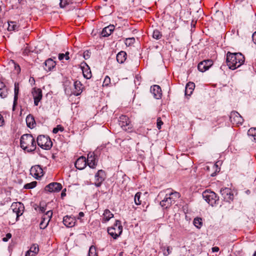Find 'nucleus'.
<instances>
[{"instance_id":"nucleus-1","label":"nucleus","mask_w":256,"mask_h":256,"mask_svg":"<svg viewBox=\"0 0 256 256\" xmlns=\"http://www.w3.org/2000/svg\"><path fill=\"white\" fill-rule=\"evenodd\" d=\"M158 196L162 199L160 202V206L166 209L176 202L180 197V194L178 192H172L170 190H166L160 192Z\"/></svg>"},{"instance_id":"nucleus-2","label":"nucleus","mask_w":256,"mask_h":256,"mask_svg":"<svg viewBox=\"0 0 256 256\" xmlns=\"http://www.w3.org/2000/svg\"><path fill=\"white\" fill-rule=\"evenodd\" d=\"M226 63L230 68L235 70L239 68L244 62V57L240 53H231L226 54Z\"/></svg>"},{"instance_id":"nucleus-3","label":"nucleus","mask_w":256,"mask_h":256,"mask_svg":"<svg viewBox=\"0 0 256 256\" xmlns=\"http://www.w3.org/2000/svg\"><path fill=\"white\" fill-rule=\"evenodd\" d=\"M20 146L28 152L34 151L36 148L34 138L30 134H23L20 138Z\"/></svg>"},{"instance_id":"nucleus-4","label":"nucleus","mask_w":256,"mask_h":256,"mask_svg":"<svg viewBox=\"0 0 256 256\" xmlns=\"http://www.w3.org/2000/svg\"><path fill=\"white\" fill-rule=\"evenodd\" d=\"M122 226L120 220H116L114 226L108 228V232L114 239L117 238L122 233Z\"/></svg>"},{"instance_id":"nucleus-5","label":"nucleus","mask_w":256,"mask_h":256,"mask_svg":"<svg viewBox=\"0 0 256 256\" xmlns=\"http://www.w3.org/2000/svg\"><path fill=\"white\" fill-rule=\"evenodd\" d=\"M202 197L208 204L212 206H214L218 200V197L215 192L208 190L203 192Z\"/></svg>"},{"instance_id":"nucleus-6","label":"nucleus","mask_w":256,"mask_h":256,"mask_svg":"<svg viewBox=\"0 0 256 256\" xmlns=\"http://www.w3.org/2000/svg\"><path fill=\"white\" fill-rule=\"evenodd\" d=\"M37 144L39 146L44 150L50 149L52 145L50 138L44 135L39 136L37 138Z\"/></svg>"},{"instance_id":"nucleus-7","label":"nucleus","mask_w":256,"mask_h":256,"mask_svg":"<svg viewBox=\"0 0 256 256\" xmlns=\"http://www.w3.org/2000/svg\"><path fill=\"white\" fill-rule=\"evenodd\" d=\"M119 125L124 130L131 131L132 124L130 123L129 118L126 116H120L118 120Z\"/></svg>"},{"instance_id":"nucleus-8","label":"nucleus","mask_w":256,"mask_h":256,"mask_svg":"<svg viewBox=\"0 0 256 256\" xmlns=\"http://www.w3.org/2000/svg\"><path fill=\"white\" fill-rule=\"evenodd\" d=\"M220 193L224 200L230 202L233 200L234 194L231 189L228 188H222L220 190Z\"/></svg>"},{"instance_id":"nucleus-9","label":"nucleus","mask_w":256,"mask_h":256,"mask_svg":"<svg viewBox=\"0 0 256 256\" xmlns=\"http://www.w3.org/2000/svg\"><path fill=\"white\" fill-rule=\"evenodd\" d=\"M230 122L233 124L238 126L241 125L244 122V119L242 116L236 112H232L230 113Z\"/></svg>"},{"instance_id":"nucleus-10","label":"nucleus","mask_w":256,"mask_h":256,"mask_svg":"<svg viewBox=\"0 0 256 256\" xmlns=\"http://www.w3.org/2000/svg\"><path fill=\"white\" fill-rule=\"evenodd\" d=\"M30 174L36 179H38L44 175L43 170L39 165L32 166L30 170Z\"/></svg>"},{"instance_id":"nucleus-11","label":"nucleus","mask_w":256,"mask_h":256,"mask_svg":"<svg viewBox=\"0 0 256 256\" xmlns=\"http://www.w3.org/2000/svg\"><path fill=\"white\" fill-rule=\"evenodd\" d=\"M52 215V211L48 210L43 216L42 218V220L41 221V222L40 224V228L44 229L47 226L50 220Z\"/></svg>"},{"instance_id":"nucleus-12","label":"nucleus","mask_w":256,"mask_h":256,"mask_svg":"<svg viewBox=\"0 0 256 256\" xmlns=\"http://www.w3.org/2000/svg\"><path fill=\"white\" fill-rule=\"evenodd\" d=\"M105 178V172L102 170H98L95 175V186L97 187L100 186Z\"/></svg>"},{"instance_id":"nucleus-13","label":"nucleus","mask_w":256,"mask_h":256,"mask_svg":"<svg viewBox=\"0 0 256 256\" xmlns=\"http://www.w3.org/2000/svg\"><path fill=\"white\" fill-rule=\"evenodd\" d=\"M62 188V184L60 183L52 182L46 186L45 190L50 192H60Z\"/></svg>"},{"instance_id":"nucleus-14","label":"nucleus","mask_w":256,"mask_h":256,"mask_svg":"<svg viewBox=\"0 0 256 256\" xmlns=\"http://www.w3.org/2000/svg\"><path fill=\"white\" fill-rule=\"evenodd\" d=\"M98 160L96 158L94 152H90L88 154L86 164L91 168H95L97 164Z\"/></svg>"},{"instance_id":"nucleus-15","label":"nucleus","mask_w":256,"mask_h":256,"mask_svg":"<svg viewBox=\"0 0 256 256\" xmlns=\"http://www.w3.org/2000/svg\"><path fill=\"white\" fill-rule=\"evenodd\" d=\"M32 94L34 99V105L38 106L42 98V90L40 88H34L32 91Z\"/></svg>"},{"instance_id":"nucleus-16","label":"nucleus","mask_w":256,"mask_h":256,"mask_svg":"<svg viewBox=\"0 0 256 256\" xmlns=\"http://www.w3.org/2000/svg\"><path fill=\"white\" fill-rule=\"evenodd\" d=\"M212 64V60H204L198 64V70L201 72H204L208 70Z\"/></svg>"},{"instance_id":"nucleus-17","label":"nucleus","mask_w":256,"mask_h":256,"mask_svg":"<svg viewBox=\"0 0 256 256\" xmlns=\"http://www.w3.org/2000/svg\"><path fill=\"white\" fill-rule=\"evenodd\" d=\"M74 88L72 90V94L76 96L80 95L83 90V87L80 82L78 80L74 82Z\"/></svg>"},{"instance_id":"nucleus-18","label":"nucleus","mask_w":256,"mask_h":256,"mask_svg":"<svg viewBox=\"0 0 256 256\" xmlns=\"http://www.w3.org/2000/svg\"><path fill=\"white\" fill-rule=\"evenodd\" d=\"M151 93L153 94V96L156 99H159L161 98L162 93L160 87L158 85H154L150 88Z\"/></svg>"},{"instance_id":"nucleus-19","label":"nucleus","mask_w":256,"mask_h":256,"mask_svg":"<svg viewBox=\"0 0 256 256\" xmlns=\"http://www.w3.org/2000/svg\"><path fill=\"white\" fill-rule=\"evenodd\" d=\"M76 222L74 217L66 216L63 218L64 224L67 227L71 228L75 225Z\"/></svg>"},{"instance_id":"nucleus-20","label":"nucleus","mask_w":256,"mask_h":256,"mask_svg":"<svg viewBox=\"0 0 256 256\" xmlns=\"http://www.w3.org/2000/svg\"><path fill=\"white\" fill-rule=\"evenodd\" d=\"M11 208L12 210V212L16 216V218L22 214V210H20V208H22L20 203L12 204Z\"/></svg>"},{"instance_id":"nucleus-21","label":"nucleus","mask_w":256,"mask_h":256,"mask_svg":"<svg viewBox=\"0 0 256 256\" xmlns=\"http://www.w3.org/2000/svg\"><path fill=\"white\" fill-rule=\"evenodd\" d=\"M75 166L80 170H83L86 165V158L81 156L75 162Z\"/></svg>"},{"instance_id":"nucleus-22","label":"nucleus","mask_w":256,"mask_h":256,"mask_svg":"<svg viewBox=\"0 0 256 256\" xmlns=\"http://www.w3.org/2000/svg\"><path fill=\"white\" fill-rule=\"evenodd\" d=\"M39 251L38 246L37 244H33L29 250H28L26 256H35Z\"/></svg>"},{"instance_id":"nucleus-23","label":"nucleus","mask_w":256,"mask_h":256,"mask_svg":"<svg viewBox=\"0 0 256 256\" xmlns=\"http://www.w3.org/2000/svg\"><path fill=\"white\" fill-rule=\"evenodd\" d=\"M45 67L44 68L46 71L51 70L56 65L55 62L51 58H48L44 62Z\"/></svg>"},{"instance_id":"nucleus-24","label":"nucleus","mask_w":256,"mask_h":256,"mask_svg":"<svg viewBox=\"0 0 256 256\" xmlns=\"http://www.w3.org/2000/svg\"><path fill=\"white\" fill-rule=\"evenodd\" d=\"M194 86L195 84L194 82H188L186 86L185 94L186 96H190V94L192 93Z\"/></svg>"},{"instance_id":"nucleus-25","label":"nucleus","mask_w":256,"mask_h":256,"mask_svg":"<svg viewBox=\"0 0 256 256\" xmlns=\"http://www.w3.org/2000/svg\"><path fill=\"white\" fill-rule=\"evenodd\" d=\"M114 30V26L113 25H110L102 30V34L103 36H108L111 34Z\"/></svg>"},{"instance_id":"nucleus-26","label":"nucleus","mask_w":256,"mask_h":256,"mask_svg":"<svg viewBox=\"0 0 256 256\" xmlns=\"http://www.w3.org/2000/svg\"><path fill=\"white\" fill-rule=\"evenodd\" d=\"M248 135L251 140L256 142V128H250L248 132Z\"/></svg>"},{"instance_id":"nucleus-27","label":"nucleus","mask_w":256,"mask_h":256,"mask_svg":"<svg viewBox=\"0 0 256 256\" xmlns=\"http://www.w3.org/2000/svg\"><path fill=\"white\" fill-rule=\"evenodd\" d=\"M126 54L123 51H121L116 55V60L118 63L122 64L126 60Z\"/></svg>"},{"instance_id":"nucleus-28","label":"nucleus","mask_w":256,"mask_h":256,"mask_svg":"<svg viewBox=\"0 0 256 256\" xmlns=\"http://www.w3.org/2000/svg\"><path fill=\"white\" fill-rule=\"evenodd\" d=\"M26 122L28 126L30 128H33L35 125V121L34 117L31 115H28L26 118Z\"/></svg>"},{"instance_id":"nucleus-29","label":"nucleus","mask_w":256,"mask_h":256,"mask_svg":"<svg viewBox=\"0 0 256 256\" xmlns=\"http://www.w3.org/2000/svg\"><path fill=\"white\" fill-rule=\"evenodd\" d=\"M82 73L84 76L87 78L90 79L92 77V73L90 70L88 65H86V67L82 68Z\"/></svg>"},{"instance_id":"nucleus-30","label":"nucleus","mask_w":256,"mask_h":256,"mask_svg":"<svg viewBox=\"0 0 256 256\" xmlns=\"http://www.w3.org/2000/svg\"><path fill=\"white\" fill-rule=\"evenodd\" d=\"M14 104H13V110L14 109V107L16 105V102L18 98V94L19 91V86H18V84L15 83L14 84Z\"/></svg>"},{"instance_id":"nucleus-31","label":"nucleus","mask_w":256,"mask_h":256,"mask_svg":"<svg viewBox=\"0 0 256 256\" xmlns=\"http://www.w3.org/2000/svg\"><path fill=\"white\" fill-rule=\"evenodd\" d=\"M18 28L19 26L15 22H10L8 23V31L18 30Z\"/></svg>"},{"instance_id":"nucleus-32","label":"nucleus","mask_w":256,"mask_h":256,"mask_svg":"<svg viewBox=\"0 0 256 256\" xmlns=\"http://www.w3.org/2000/svg\"><path fill=\"white\" fill-rule=\"evenodd\" d=\"M104 222H108L114 216V214L108 210H106L104 212Z\"/></svg>"},{"instance_id":"nucleus-33","label":"nucleus","mask_w":256,"mask_h":256,"mask_svg":"<svg viewBox=\"0 0 256 256\" xmlns=\"http://www.w3.org/2000/svg\"><path fill=\"white\" fill-rule=\"evenodd\" d=\"M60 7L62 8H65L66 6L73 3V0H60Z\"/></svg>"},{"instance_id":"nucleus-34","label":"nucleus","mask_w":256,"mask_h":256,"mask_svg":"<svg viewBox=\"0 0 256 256\" xmlns=\"http://www.w3.org/2000/svg\"><path fill=\"white\" fill-rule=\"evenodd\" d=\"M193 223L196 227L200 228L202 224V220L201 218H196L194 219Z\"/></svg>"},{"instance_id":"nucleus-35","label":"nucleus","mask_w":256,"mask_h":256,"mask_svg":"<svg viewBox=\"0 0 256 256\" xmlns=\"http://www.w3.org/2000/svg\"><path fill=\"white\" fill-rule=\"evenodd\" d=\"M142 193L140 192H137L134 196V200L136 205H140L142 204V200H140Z\"/></svg>"},{"instance_id":"nucleus-36","label":"nucleus","mask_w":256,"mask_h":256,"mask_svg":"<svg viewBox=\"0 0 256 256\" xmlns=\"http://www.w3.org/2000/svg\"><path fill=\"white\" fill-rule=\"evenodd\" d=\"M162 36V35L160 33V32L157 30H154L153 34H152V37L156 40L160 39Z\"/></svg>"},{"instance_id":"nucleus-37","label":"nucleus","mask_w":256,"mask_h":256,"mask_svg":"<svg viewBox=\"0 0 256 256\" xmlns=\"http://www.w3.org/2000/svg\"><path fill=\"white\" fill-rule=\"evenodd\" d=\"M36 182H32L30 183H28L27 184H26L24 188L26 189H31L34 188L36 186Z\"/></svg>"},{"instance_id":"nucleus-38","label":"nucleus","mask_w":256,"mask_h":256,"mask_svg":"<svg viewBox=\"0 0 256 256\" xmlns=\"http://www.w3.org/2000/svg\"><path fill=\"white\" fill-rule=\"evenodd\" d=\"M96 248L94 246H91L89 249L88 256H98L96 254Z\"/></svg>"},{"instance_id":"nucleus-39","label":"nucleus","mask_w":256,"mask_h":256,"mask_svg":"<svg viewBox=\"0 0 256 256\" xmlns=\"http://www.w3.org/2000/svg\"><path fill=\"white\" fill-rule=\"evenodd\" d=\"M8 90L6 88L0 90V96L2 98H4L7 96Z\"/></svg>"},{"instance_id":"nucleus-40","label":"nucleus","mask_w":256,"mask_h":256,"mask_svg":"<svg viewBox=\"0 0 256 256\" xmlns=\"http://www.w3.org/2000/svg\"><path fill=\"white\" fill-rule=\"evenodd\" d=\"M64 130V128L62 126L60 125H58L56 128H54L53 129L52 132L54 134H56L58 131L62 132Z\"/></svg>"},{"instance_id":"nucleus-41","label":"nucleus","mask_w":256,"mask_h":256,"mask_svg":"<svg viewBox=\"0 0 256 256\" xmlns=\"http://www.w3.org/2000/svg\"><path fill=\"white\" fill-rule=\"evenodd\" d=\"M135 42V39L134 38H128L126 40V44L127 46H130L131 44H134Z\"/></svg>"},{"instance_id":"nucleus-42","label":"nucleus","mask_w":256,"mask_h":256,"mask_svg":"<svg viewBox=\"0 0 256 256\" xmlns=\"http://www.w3.org/2000/svg\"><path fill=\"white\" fill-rule=\"evenodd\" d=\"M172 248H170V246H168L166 248V250H164L163 252V254L164 256H168L172 252Z\"/></svg>"},{"instance_id":"nucleus-43","label":"nucleus","mask_w":256,"mask_h":256,"mask_svg":"<svg viewBox=\"0 0 256 256\" xmlns=\"http://www.w3.org/2000/svg\"><path fill=\"white\" fill-rule=\"evenodd\" d=\"M110 82V78L108 76H106L103 82V86H108Z\"/></svg>"},{"instance_id":"nucleus-44","label":"nucleus","mask_w":256,"mask_h":256,"mask_svg":"<svg viewBox=\"0 0 256 256\" xmlns=\"http://www.w3.org/2000/svg\"><path fill=\"white\" fill-rule=\"evenodd\" d=\"M90 52L88 50H86L84 52L83 56L85 60H87L90 58Z\"/></svg>"},{"instance_id":"nucleus-45","label":"nucleus","mask_w":256,"mask_h":256,"mask_svg":"<svg viewBox=\"0 0 256 256\" xmlns=\"http://www.w3.org/2000/svg\"><path fill=\"white\" fill-rule=\"evenodd\" d=\"M163 124V122L162 121L160 118H157V128L158 130H160L161 128V126Z\"/></svg>"},{"instance_id":"nucleus-46","label":"nucleus","mask_w":256,"mask_h":256,"mask_svg":"<svg viewBox=\"0 0 256 256\" xmlns=\"http://www.w3.org/2000/svg\"><path fill=\"white\" fill-rule=\"evenodd\" d=\"M11 237H12V234H11L10 233H8V234H6V237H4V238H2V240H3L4 242H8V240L10 238H11Z\"/></svg>"},{"instance_id":"nucleus-47","label":"nucleus","mask_w":256,"mask_h":256,"mask_svg":"<svg viewBox=\"0 0 256 256\" xmlns=\"http://www.w3.org/2000/svg\"><path fill=\"white\" fill-rule=\"evenodd\" d=\"M4 123V119L2 114H0V126H2Z\"/></svg>"},{"instance_id":"nucleus-48","label":"nucleus","mask_w":256,"mask_h":256,"mask_svg":"<svg viewBox=\"0 0 256 256\" xmlns=\"http://www.w3.org/2000/svg\"><path fill=\"white\" fill-rule=\"evenodd\" d=\"M64 58H65L64 54H58V59L60 60H62Z\"/></svg>"},{"instance_id":"nucleus-49","label":"nucleus","mask_w":256,"mask_h":256,"mask_svg":"<svg viewBox=\"0 0 256 256\" xmlns=\"http://www.w3.org/2000/svg\"><path fill=\"white\" fill-rule=\"evenodd\" d=\"M252 40L254 42V43L256 44V32H255L252 36Z\"/></svg>"},{"instance_id":"nucleus-50","label":"nucleus","mask_w":256,"mask_h":256,"mask_svg":"<svg viewBox=\"0 0 256 256\" xmlns=\"http://www.w3.org/2000/svg\"><path fill=\"white\" fill-rule=\"evenodd\" d=\"M39 210L42 212H44L46 210V207L42 206H40Z\"/></svg>"},{"instance_id":"nucleus-51","label":"nucleus","mask_w":256,"mask_h":256,"mask_svg":"<svg viewBox=\"0 0 256 256\" xmlns=\"http://www.w3.org/2000/svg\"><path fill=\"white\" fill-rule=\"evenodd\" d=\"M3 88H6V87L4 82H0V90Z\"/></svg>"},{"instance_id":"nucleus-52","label":"nucleus","mask_w":256,"mask_h":256,"mask_svg":"<svg viewBox=\"0 0 256 256\" xmlns=\"http://www.w3.org/2000/svg\"><path fill=\"white\" fill-rule=\"evenodd\" d=\"M68 55H69V52H66L64 54V57H65V59L66 60H68L70 59V57H69Z\"/></svg>"},{"instance_id":"nucleus-53","label":"nucleus","mask_w":256,"mask_h":256,"mask_svg":"<svg viewBox=\"0 0 256 256\" xmlns=\"http://www.w3.org/2000/svg\"><path fill=\"white\" fill-rule=\"evenodd\" d=\"M212 250L213 252H217L219 250V248L216 246L212 248Z\"/></svg>"},{"instance_id":"nucleus-54","label":"nucleus","mask_w":256,"mask_h":256,"mask_svg":"<svg viewBox=\"0 0 256 256\" xmlns=\"http://www.w3.org/2000/svg\"><path fill=\"white\" fill-rule=\"evenodd\" d=\"M84 216V214L83 212H80L78 214V219H80L81 218L83 217Z\"/></svg>"},{"instance_id":"nucleus-55","label":"nucleus","mask_w":256,"mask_h":256,"mask_svg":"<svg viewBox=\"0 0 256 256\" xmlns=\"http://www.w3.org/2000/svg\"><path fill=\"white\" fill-rule=\"evenodd\" d=\"M61 195H62V196H63L66 195V194L64 192H62L61 194Z\"/></svg>"},{"instance_id":"nucleus-56","label":"nucleus","mask_w":256,"mask_h":256,"mask_svg":"<svg viewBox=\"0 0 256 256\" xmlns=\"http://www.w3.org/2000/svg\"><path fill=\"white\" fill-rule=\"evenodd\" d=\"M17 67L18 68V70L20 71V67L19 66H17Z\"/></svg>"},{"instance_id":"nucleus-57","label":"nucleus","mask_w":256,"mask_h":256,"mask_svg":"<svg viewBox=\"0 0 256 256\" xmlns=\"http://www.w3.org/2000/svg\"><path fill=\"white\" fill-rule=\"evenodd\" d=\"M148 193L147 192H145L144 193V195H146V196H147V195H148Z\"/></svg>"},{"instance_id":"nucleus-58","label":"nucleus","mask_w":256,"mask_h":256,"mask_svg":"<svg viewBox=\"0 0 256 256\" xmlns=\"http://www.w3.org/2000/svg\"><path fill=\"white\" fill-rule=\"evenodd\" d=\"M253 256H256V252L254 254Z\"/></svg>"},{"instance_id":"nucleus-59","label":"nucleus","mask_w":256,"mask_h":256,"mask_svg":"<svg viewBox=\"0 0 256 256\" xmlns=\"http://www.w3.org/2000/svg\"><path fill=\"white\" fill-rule=\"evenodd\" d=\"M198 12H202V10H200H200H198Z\"/></svg>"},{"instance_id":"nucleus-60","label":"nucleus","mask_w":256,"mask_h":256,"mask_svg":"<svg viewBox=\"0 0 256 256\" xmlns=\"http://www.w3.org/2000/svg\"><path fill=\"white\" fill-rule=\"evenodd\" d=\"M20 0H18V1H19L20 2Z\"/></svg>"}]
</instances>
